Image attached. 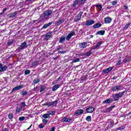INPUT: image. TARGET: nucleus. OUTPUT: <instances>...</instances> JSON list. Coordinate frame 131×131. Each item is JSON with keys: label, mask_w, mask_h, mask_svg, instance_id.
<instances>
[{"label": "nucleus", "mask_w": 131, "mask_h": 131, "mask_svg": "<svg viewBox=\"0 0 131 131\" xmlns=\"http://www.w3.org/2000/svg\"><path fill=\"white\" fill-rule=\"evenodd\" d=\"M125 93V91H122V92H119L118 93H116L113 96V98L114 101H118L120 98H122V96Z\"/></svg>", "instance_id": "f257e3e1"}, {"label": "nucleus", "mask_w": 131, "mask_h": 131, "mask_svg": "<svg viewBox=\"0 0 131 131\" xmlns=\"http://www.w3.org/2000/svg\"><path fill=\"white\" fill-rule=\"evenodd\" d=\"M43 14L44 15L42 16V20H47V19H48L47 16L52 15V10H47L44 12Z\"/></svg>", "instance_id": "f03ea898"}, {"label": "nucleus", "mask_w": 131, "mask_h": 131, "mask_svg": "<svg viewBox=\"0 0 131 131\" xmlns=\"http://www.w3.org/2000/svg\"><path fill=\"white\" fill-rule=\"evenodd\" d=\"M83 12H80L77 16H76L74 19V22H78L80 19H81V16H82Z\"/></svg>", "instance_id": "7ed1b4c3"}, {"label": "nucleus", "mask_w": 131, "mask_h": 131, "mask_svg": "<svg viewBox=\"0 0 131 131\" xmlns=\"http://www.w3.org/2000/svg\"><path fill=\"white\" fill-rule=\"evenodd\" d=\"M73 35H75V32L74 31H72L67 36V37H66V40L69 41V40H70V39L71 38V37H72V36H73Z\"/></svg>", "instance_id": "20e7f679"}, {"label": "nucleus", "mask_w": 131, "mask_h": 131, "mask_svg": "<svg viewBox=\"0 0 131 131\" xmlns=\"http://www.w3.org/2000/svg\"><path fill=\"white\" fill-rule=\"evenodd\" d=\"M83 113H84V111L83 110H78L75 112L74 115L78 116V115H81V114H83Z\"/></svg>", "instance_id": "39448f33"}, {"label": "nucleus", "mask_w": 131, "mask_h": 131, "mask_svg": "<svg viewBox=\"0 0 131 131\" xmlns=\"http://www.w3.org/2000/svg\"><path fill=\"white\" fill-rule=\"evenodd\" d=\"M27 48V43L26 42H24L23 43H21L20 46L18 48L19 50H24V49H26Z\"/></svg>", "instance_id": "423d86ee"}, {"label": "nucleus", "mask_w": 131, "mask_h": 131, "mask_svg": "<svg viewBox=\"0 0 131 131\" xmlns=\"http://www.w3.org/2000/svg\"><path fill=\"white\" fill-rule=\"evenodd\" d=\"M8 69V66H3V63H0V72H5Z\"/></svg>", "instance_id": "0eeeda50"}, {"label": "nucleus", "mask_w": 131, "mask_h": 131, "mask_svg": "<svg viewBox=\"0 0 131 131\" xmlns=\"http://www.w3.org/2000/svg\"><path fill=\"white\" fill-rule=\"evenodd\" d=\"M52 36H53V32H48L47 33H46L45 39L46 40H49V39L51 38Z\"/></svg>", "instance_id": "6e6552de"}, {"label": "nucleus", "mask_w": 131, "mask_h": 131, "mask_svg": "<svg viewBox=\"0 0 131 131\" xmlns=\"http://www.w3.org/2000/svg\"><path fill=\"white\" fill-rule=\"evenodd\" d=\"M95 110V108L93 106H90L86 108V113H93Z\"/></svg>", "instance_id": "1a4fd4ad"}, {"label": "nucleus", "mask_w": 131, "mask_h": 131, "mask_svg": "<svg viewBox=\"0 0 131 131\" xmlns=\"http://www.w3.org/2000/svg\"><path fill=\"white\" fill-rule=\"evenodd\" d=\"M120 90H121V85H120L115 86L112 88V91H113V92H116V91H120Z\"/></svg>", "instance_id": "9d476101"}, {"label": "nucleus", "mask_w": 131, "mask_h": 131, "mask_svg": "<svg viewBox=\"0 0 131 131\" xmlns=\"http://www.w3.org/2000/svg\"><path fill=\"white\" fill-rule=\"evenodd\" d=\"M88 47V43L86 42H83L79 44L80 49H85Z\"/></svg>", "instance_id": "9b49d317"}, {"label": "nucleus", "mask_w": 131, "mask_h": 131, "mask_svg": "<svg viewBox=\"0 0 131 131\" xmlns=\"http://www.w3.org/2000/svg\"><path fill=\"white\" fill-rule=\"evenodd\" d=\"M21 89H23V85H19L15 86L12 89V93H13V92H15V91H18V90H21Z\"/></svg>", "instance_id": "f8f14e48"}, {"label": "nucleus", "mask_w": 131, "mask_h": 131, "mask_svg": "<svg viewBox=\"0 0 131 131\" xmlns=\"http://www.w3.org/2000/svg\"><path fill=\"white\" fill-rule=\"evenodd\" d=\"M112 21V19H111L110 17H106L104 19V23L105 24H109L110 23H111V21Z\"/></svg>", "instance_id": "ddd939ff"}, {"label": "nucleus", "mask_w": 131, "mask_h": 131, "mask_svg": "<svg viewBox=\"0 0 131 131\" xmlns=\"http://www.w3.org/2000/svg\"><path fill=\"white\" fill-rule=\"evenodd\" d=\"M95 24V21L93 20H90L86 21L85 25L87 26H90V25H93Z\"/></svg>", "instance_id": "4468645a"}, {"label": "nucleus", "mask_w": 131, "mask_h": 131, "mask_svg": "<svg viewBox=\"0 0 131 131\" xmlns=\"http://www.w3.org/2000/svg\"><path fill=\"white\" fill-rule=\"evenodd\" d=\"M113 100L111 98L107 99L102 102L103 104H110V103H112Z\"/></svg>", "instance_id": "2eb2a0df"}, {"label": "nucleus", "mask_w": 131, "mask_h": 131, "mask_svg": "<svg viewBox=\"0 0 131 131\" xmlns=\"http://www.w3.org/2000/svg\"><path fill=\"white\" fill-rule=\"evenodd\" d=\"M53 24V21L50 22L48 24H45L42 27V29H46L49 27V26H51Z\"/></svg>", "instance_id": "dca6fc26"}, {"label": "nucleus", "mask_w": 131, "mask_h": 131, "mask_svg": "<svg viewBox=\"0 0 131 131\" xmlns=\"http://www.w3.org/2000/svg\"><path fill=\"white\" fill-rule=\"evenodd\" d=\"M77 5H81V3L79 0H75L73 4V7L75 8L76 6H77Z\"/></svg>", "instance_id": "f3484780"}, {"label": "nucleus", "mask_w": 131, "mask_h": 131, "mask_svg": "<svg viewBox=\"0 0 131 131\" xmlns=\"http://www.w3.org/2000/svg\"><path fill=\"white\" fill-rule=\"evenodd\" d=\"M112 69H113V67H110L107 69H104L103 70V73H108V72H110V71H112Z\"/></svg>", "instance_id": "a211bd4d"}, {"label": "nucleus", "mask_w": 131, "mask_h": 131, "mask_svg": "<svg viewBox=\"0 0 131 131\" xmlns=\"http://www.w3.org/2000/svg\"><path fill=\"white\" fill-rule=\"evenodd\" d=\"M66 39V37L62 36L59 40V43H63L64 41H65V40Z\"/></svg>", "instance_id": "6ab92c4d"}, {"label": "nucleus", "mask_w": 131, "mask_h": 131, "mask_svg": "<svg viewBox=\"0 0 131 131\" xmlns=\"http://www.w3.org/2000/svg\"><path fill=\"white\" fill-rule=\"evenodd\" d=\"M104 34H105V31L104 30L98 31L96 33V35H104Z\"/></svg>", "instance_id": "aec40b11"}, {"label": "nucleus", "mask_w": 131, "mask_h": 131, "mask_svg": "<svg viewBox=\"0 0 131 131\" xmlns=\"http://www.w3.org/2000/svg\"><path fill=\"white\" fill-rule=\"evenodd\" d=\"M59 88H60V85H59V84L54 85L52 87L53 92H55V91H57V90H58V89H59Z\"/></svg>", "instance_id": "412c9836"}, {"label": "nucleus", "mask_w": 131, "mask_h": 131, "mask_svg": "<svg viewBox=\"0 0 131 131\" xmlns=\"http://www.w3.org/2000/svg\"><path fill=\"white\" fill-rule=\"evenodd\" d=\"M47 89V86L41 85L40 88V93H42V92H45V90Z\"/></svg>", "instance_id": "4be33fe9"}, {"label": "nucleus", "mask_w": 131, "mask_h": 131, "mask_svg": "<svg viewBox=\"0 0 131 131\" xmlns=\"http://www.w3.org/2000/svg\"><path fill=\"white\" fill-rule=\"evenodd\" d=\"M48 114L49 115H52V116L56 114V111H49L48 112Z\"/></svg>", "instance_id": "5701e85b"}, {"label": "nucleus", "mask_w": 131, "mask_h": 131, "mask_svg": "<svg viewBox=\"0 0 131 131\" xmlns=\"http://www.w3.org/2000/svg\"><path fill=\"white\" fill-rule=\"evenodd\" d=\"M17 15V12H15L14 13H12L11 14H9V18H15L16 17V15Z\"/></svg>", "instance_id": "b1692460"}, {"label": "nucleus", "mask_w": 131, "mask_h": 131, "mask_svg": "<svg viewBox=\"0 0 131 131\" xmlns=\"http://www.w3.org/2000/svg\"><path fill=\"white\" fill-rule=\"evenodd\" d=\"M102 26V24L100 23H97L96 24L94 25L93 26V28L96 29V28H99V27H101Z\"/></svg>", "instance_id": "393cba45"}, {"label": "nucleus", "mask_w": 131, "mask_h": 131, "mask_svg": "<svg viewBox=\"0 0 131 131\" xmlns=\"http://www.w3.org/2000/svg\"><path fill=\"white\" fill-rule=\"evenodd\" d=\"M52 106L55 107V106H57V104H58V100H55L53 102H51Z\"/></svg>", "instance_id": "a878e982"}, {"label": "nucleus", "mask_w": 131, "mask_h": 131, "mask_svg": "<svg viewBox=\"0 0 131 131\" xmlns=\"http://www.w3.org/2000/svg\"><path fill=\"white\" fill-rule=\"evenodd\" d=\"M96 7L98 8L99 11H102V9L103 7L102 6V5L101 4H98L96 5Z\"/></svg>", "instance_id": "bb28decb"}, {"label": "nucleus", "mask_w": 131, "mask_h": 131, "mask_svg": "<svg viewBox=\"0 0 131 131\" xmlns=\"http://www.w3.org/2000/svg\"><path fill=\"white\" fill-rule=\"evenodd\" d=\"M76 62H79V58H76L74 59L72 62L70 63V64H73V63H76Z\"/></svg>", "instance_id": "cd10ccee"}, {"label": "nucleus", "mask_w": 131, "mask_h": 131, "mask_svg": "<svg viewBox=\"0 0 131 131\" xmlns=\"http://www.w3.org/2000/svg\"><path fill=\"white\" fill-rule=\"evenodd\" d=\"M38 63H39V61L37 60V61H35V62L32 63V66H33V67L37 66V65H38Z\"/></svg>", "instance_id": "c85d7f7f"}, {"label": "nucleus", "mask_w": 131, "mask_h": 131, "mask_svg": "<svg viewBox=\"0 0 131 131\" xmlns=\"http://www.w3.org/2000/svg\"><path fill=\"white\" fill-rule=\"evenodd\" d=\"M43 106H52V102H48L42 104Z\"/></svg>", "instance_id": "c756f323"}, {"label": "nucleus", "mask_w": 131, "mask_h": 131, "mask_svg": "<svg viewBox=\"0 0 131 131\" xmlns=\"http://www.w3.org/2000/svg\"><path fill=\"white\" fill-rule=\"evenodd\" d=\"M64 22V19H60L56 23V25H60V24H62Z\"/></svg>", "instance_id": "7c9ffc66"}, {"label": "nucleus", "mask_w": 131, "mask_h": 131, "mask_svg": "<svg viewBox=\"0 0 131 131\" xmlns=\"http://www.w3.org/2000/svg\"><path fill=\"white\" fill-rule=\"evenodd\" d=\"M42 117H43L45 119H47V118H50V117H50L49 114L47 113V114H43L42 115Z\"/></svg>", "instance_id": "2f4dec72"}, {"label": "nucleus", "mask_w": 131, "mask_h": 131, "mask_svg": "<svg viewBox=\"0 0 131 131\" xmlns=\"http://www.w3.org/2000/svg\"><path fill=\"white\" fill-rule=\"evenodd\" d=\"M40 81V79L38 78L35 79L33 80V83L34 84L38 83V82H39Z\"/></svg>", "instance_id": "473e14b6"}, {"label": "nucleus", "mask_w": 131, "mask_h": 131, "mask_svg": "<svg viewBox=\"0 0 131 131\" xmlns=\"http://www.w3.org/2000/svg\"><path fill=\"white\" fill-rule=\"evenodd\" d=\"M85 120L86 121H92V117L91 116H88L86 117Z\"/></svg>", "instance_id": "72a5a7b5"}, {"label": "nucleus", "mask_w": 131, "mask_h": 131, "mask_svg": "<svg viewBox=\"0 0 131 131\" xmlns=\"http://www.w3.org/2000/svg\"><path fill=\"white\" fill-rule=\"evenodd\" d=\"M21 108H25L26 107V104H25V102H20Z\"/></svg>", "instance_id": "f704fd0d"}, {"label": "nucleus", "mask_w": 131, "mask_h": 131, "mask_svg": "<svg viewBox=\"0 0 131 131\" xmlns=\"http://www.w3.org/2000/svg\"><path fill=\"white\" fill-rule=\"evenodd\" d=\"M91 55H92V51H90L88 52H86L85 54V56L86 57H90V56H91Z\"/></svg>", "instance_id": "c9c22d12"}, {"label": "nucleus", "mask_w": 131, "mask_h": 131, "mask_svg": "<svg viewBox=\"0 0 131 131\" xmlns=\"http://www.w3.org/2000/svg\"><path fill=\"white\" fill-rule=\"evenodd\" d=\"M13 42H14V40H9L8 43H7V45L8 46H12V45H13Z\"/></svg>", "instance_id": "e433bc0d"}, {"label": "nucleus", "mask_w": 131, "mask_h": 131, "mask_svg": "<svg viewBox=\"0 0 131 131\" xmlns=\"http://www.w3.org/2000/svg\"><path fill=\"white\" fill-rule=\"evenodd\" d=\"M27 94H28L27 91H22V92L20 93V95H21V96H26Z\"/></svg>", "instance_id": "4c0bfd02"}, {"label": "nucleus", "mask_w": 131, "mask_h": 131, "mask_svg": "<svg viewBox=\"0 0 131 131\" xmlns=\"http://www.w3.org/2000/svg\"><path fill=\"white\" fill-rule=\"evenodd\" d=\"M19 121H23V120H25V117L22 116L18 118Z\"/></svg>", "instance_id": "58836bf2"}, {"label": "nucleus", "mask_w": 131, "mask_h": 131, "mask_svg": "<svg viewBox=\"0 0 131 131\" xmlns=\"http://www.w3.org/2000/svg\"><path fill=\"white\" fill-rule=\"evenodd\" d=\"M129 25H130V23L127 24L123 27V29H124V30H125L126 29H127V28H128V26H129Z\"/></svg>", "instance_id": "ea45409f"}, {"label": "nucleus", "mask_w": 131, "mask_h": 131, "mask_svg": "<svg viewBox=\"0 0 131 131\" xmlns=\"http://www.w3.org/2000/svg\"><path fill=\"white\" fill-rule=\"evenodd\" d=\"M13 117H14V116H13L12 113L9 114L8 115L9 119H12Z\"/></svg>", "instance_id": "a19ab883"}, {"label": "nucleus", "mask_w": 131, "mask_h": 131, "mask_svg": "<svg viewBox=\"0 0 131 131\" xmlns=\"http://www.w3.org/2000/svg\"><path fill=\"white\" fill-rule=\"evenodd\" d=\"M29 74H30V70H26L25 72V75H28Z\"/></svg>", "instance_id": "79ce46f5"}, {"label": "nucleus", "mask_w": 131, "mask_h": 131, "mask_svg": "<svg viewBox=\"0 0 131 131\" xmlns=\"http://www.w3.org/2000/svg\"><path fill=\"white\" fill-rule=\"evenodd\" d=\"M21 110H22V107H20V108H17L15 112L16 113H20Z\"/></svg>", "instance_id": "37998d69"}, {"label": "nucleus", "mask_w": 131, "mask_h": 131, "mask_svg": "<svg viewBox=\"0 0 131 131\" xmlns=\"http://www.w3.org/2000/svg\"><path fill=\"white\" fill-rule=\"evenodd\" d=\"M102 41H99L97 43L96 46H97V48H99V47H101V45H102Z\"/></svg>", "instance_id": "c03bdc74"}, {"label": "nucleus", "mask_w": 131, "mask_h": 131, "mask_svg": "<svg viewBox=\"0 0 131 131\" xmlns=\"http://www.w3.org/2000/svg\"><path fill=\"white\" fill-rule=\"evenodd\" d=\"M38 127H39V128H43V127H45V124H40L38 125Z\"/></svg>", "instance_id": "a18cd8bd"}, {"label": "nucleus", "mask_w": 131, "mask_h": 131, "mask_svg": "<svg viewBox=\"0 0 131 131\" xmlns=\"http://www.w3.org/2000/svg\"><path fill=\"white\" fill-rule=\"evenodd\" d=\"M124 10H128V6L126 5V4H124L123 6Z\"/></svg>", "instance_id": "49530a36"}, {"label": "nucleus", "mask_w": 131, "mask_h": 131, "mask_svg": "<svg viewBox=\"0 0 131 131\" xmlns=\"http://www.w3.org/2000/svg\"><path fill=\"white\" fill-rule=\"evenodd\" d=\"M125 128V126L122 125L120 126L119 128H118V129H120V130H122V129H124Z\"/></svg>", "instance_id": "de8ad7c7"}, {"label": "nucleus", "mask_w": 131, "mask_h": 131, "mask_svg": "<svg viewBox=\"0 0 131 131\" xmlns=\"http://www.w3.org/2000/svg\"><path fill=\"white\" fill-rule=\"evenodd\" d=\"M42 122H43V123H44L45 124H47V122H49V120L44 119L42 120Z\"/></svg>", "instance_id": "09e8293b"}, {"label": "nucleus", "mask_w": 131, "mask_h": 131, "mask_svg": "<svg viewBox=\"0 0 131 131\" xmlns=\"http://www.w3.org/2000/svg\"><path fill=\"white\" fill-rule=\"evenodd\" d=\"M33 91H35V92H38V91H39V89H38V86H36L34 88Z\"/></svg>", "instance_id": "8fccbe9b"}, {"label": "nucleus", "mask_w": 131, "mask_h": 131, "mask_svg": "<svg viewBox=\"0 0 131 131\" xmlns=\"http://www.w3.org/2000/svg\"><path fill=\"white\" fill-rule=\"evenodd\" d=\"M72 120V119H69V118H66V122H70V121H71Z\"/></svg>", "instance_id": "3c124183"}, {"label": "nucleus", "mask_w": 131, "mask_h": 131, "mask_svg": "<svg viewBox=\"0 0 131 131\" xmlns=\"http://www.w3.org/2000/svg\"><path fill=\"white\" fill-rule=\"evenodd\" d=\"M37 0H26L27 2H29L31 4L32 3H34V2H36Z\"/></svg>", "instance_id": "603ef678"}, {"label": "nucleus", "mask_w": 131, "mask_h": 131, "mask_svg": "<svg viewBox=\"0 0 131 131\" xmlns=\"http://www.w3.org/2000/svg\"><path fill=\"white\" fill-rule=\"evenodd\" d=\"M111 3L112 6H115L117 4V1H113Z\"/></svg>", "instance_id": "864d4df0"}, {"label": "nucleus", "mask_w": 131, "mask_h": 131, "mask_svg": "<svg viewBox=\"0 0 131 131\" xmlns=\"http://www.w3.org/2000/svg\"><path fill=\"white\" fill-rule=\"evenodd\" d=\"M61 122H66V117H64L61 120Z\"/></svg>", "instance_id": "5fc2aeb1"}, {"label": "nucleus", "mask_w": 131, "mask_h": 131, "mask_svg": "<svg viewBox=\"0 0 131 131\" xmlns=\"http://www.w3.org/2000/svg\"><path fill=\"white\" fill-rule=\"evenodd\" d=\"M80 1V3L81 4H84L86 0H79Z\"/></svg>", "instance_id": "6e6d98bb"}, {"label": "nucleus", "mask_w": 131, "mask_h": 131, "mask_svg": "<svg viewBox=\"0 0 131 131\" xmlns=\"http://www.w3.org/2000/svg\"><path fill=\"white\" fill-rule=\"evenodd\" d=\"M92 49L93 50H97V49H98V46L97 45L94 46Z\"/></svg>", "instance_id": "4d7b16f0"}, {"label": "nucleus", "mask_w": 131, "mask_h": 131, "mask_svg": "<svg viewBox=\"0 0 131 131\" xmlns=\"http://www.w3.org/2000/svg\"><path fill=\"white\" fill-rule=\"evenodd\" d=\"M113 108H115V105H112L110 107V108L111 110V111L112 110V109H113Z\"/></svg>", "instance_id": "13d9d810"}, {"label": "nucleus", "mask_w": 131, "mask_h": 131, "mask_svg": "<svg viewBox=\"0 0 131 131\" xmlns=\"http://www.w3.org/2000/svg\"><path fill=\"white\" fill-rule=\"evenodd\" d=\"M120 64H121V60H119V61L117 62V65H120Z\"/></svg>", "instance_id": "bf43d9fd"}, {"label": "nucleus", "mask_w": 131, "mask_h": 131, "mask_svg": "<svg viewBox=\"0 0 131 131\" xmlns=\"http://www.w3.org/2000/svg\"><path fill=\"white\" fill-rule=\"evenodd\" d=\"M110 123V124H112V126H113V124H114V122L111 121Z\"/></svg>", "instance_id": "052dcab7"}, {"label": "nucleus", "mask_w": 131, "mask_h": 131, "mask_svg": "<svg viewBox=\"0 0 131 131\" xmlns=\"http://www.w3.org/2000/svg\"><path fill=\"white\" fill-rule=\"evenodd\" d=\"M106 111L107 112H110V111H111V108H110V107L106 108Z\"/></svg>", "instance_id": "680f3d73"}, {"label": "nucleus", "mask_w": 131, "mask_h": 131, "mask_svg": "<svg viewBox=\"0 0 131 131\" xmlns=\"http://www.w3.org/2000/svg\"><path fill=\"white\" fill-rule=\"evenodd\" d=\"M2 131H9V129H8V128H5Z\"/></svg>", "instance_id": "e2e57ef3"}, {"label": "nucleus", "mask_w": 131, "mask_h": 131, "mask_svg": "<svg viewBox=\"0 0 131 131\" xmlns=\"http://www.w3.org/2000/svg\"><path fill=\"white\" fill-rule=\"evenodd\" d=\"M50 131H55V127H52Z\"/></svg>", "instance_id": "0e129e2a"}, {"label": "nucleus", "mask_w": 131, "mask_h": 131, "mask_svg": "<svg viewBox=\"0 0 131 131\" xmlns=\"http://www.w3.org/2000/svg\"><path fill=\"white\" fill-rule=\"evenodd\" d=\"M6 11H7V8H4L2 12H3V13H5V12H6Z\"/></svg>", "instance_id": "69168bd1"}, {"label": "nucleus", "mask_w": 131, "mask_h": 131, "mask_svg": "<svg viewBox=\"0 0 131 131\" xmlns=\"http://www.w3.org/2000/svg\"><path fill=\"white\" fill-rule=\"evenodd\" d=\"M65 53H66V51H63L60 52V54H65Z\"/></svg>", "instance_id": "338daca9"}, {"label": "nucleus", "mask_w": 131, "mask_h": 131, "mask_svg": "<svg viewBox=\"0 0 131 131\" xmlns=\"http://www.w3.org/2000/svg\"><path fill=\"white\" fill-rule=\"evenodd\" d=\"M60 79H61V76H59V77L57 78V81H59V80H60Z\"/></svg>", "instance_id": "774afa93"}]
</instances>
